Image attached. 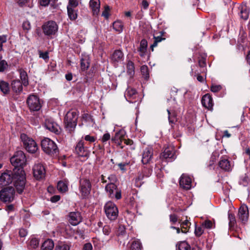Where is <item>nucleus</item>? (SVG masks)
<instances>
[{
  "instance_id": "1",
  "label": "nucleus",
  "mask_w": 250,
  "mask_h": 250,
  "mask_svg": "<svg viewBox=\"0 0 250 250\" xmlns=\"http://www.w3.org/2000/svg\"><path fill=\"white\" fill-rule=\"evenodd\" d=\"M25 174L22 168L6 170L0 176V188L13 183L18 193L23 191L25 185Z\"/></svg>"
},
{
  "instance_id": "2",
  "label": "nucleus",
  "mask_w": 250,
  "mask_h": 250,
  "mask_svg": "<svg viewBox=\"0 0 250 250\" xmlns=\"http://www.w3.org/2000/svg\"><path fill=\"white\" fill-rule=\"evenodd\" d=\"M20 138L23 147L28 152L34 153L37 151V144L32 138L25 133H21Z\"/></svg>"
},
{
  "instance_id": "3",
  "label": "nucleus",
  "mask_w": 250,
  "mask_h": 250,
  "mask_svg": "<svg viewBox=\"0 0 250 250\" xmlns=\"http://www.w3.org/2000/svg\"><path fill=\"white\" fill-rule=\"evenodd\" d=\"M41 147L42 150L49 155H53L59 152L55 143L48 138H45L42 141Z\"/></svg>"
},
{
  "instance_id": "4",
  "label": "nucleus",
  "mask_w": 250,
  "mask_h": 250,
  "mask_svg": "<svg viewBox=\"0 0 250 250\" xmlns=\"http://www.w3.org/2000/svg\"><path fill=\"white\" fill-rule=\"evenodd\" d=\"M75 152L79 157L83 158L85 159H87L89 157L90 151L88 149V147L85 146L83 138H82L76 143L75 147Z\"/></svg>"
},
{
  "instance_id": "5",
  "label": "nucleus",
  "mask_w": 250,
  "mask_h": 250,
  "mask_svg": "<svg viewBox=\"0 0 250 250\" xmlns=\"http://www.w3.org/2000/svg\"><path fill=\"white\" fill-rule=\"evenodd\" d=\"M42 28L45 36L52 38L58 32V26L55 21H50L45 22Z\"/></svg>"
},
{
  "instance_id": "6",
  "label": "nucleus",
  "mask_w": 250,
  "mask_h": 250,
  "mask_svg": "<svg viewBox=\"0 0 250 250\" xmlns=\"http://www.w3.org/2000/svg\"><path fill=\"white\" fill-rule=\"evenodd\" d=\"M11 164L15 167L14 168L20 167L23 169V166L26 162V157L23 151L21 150L15 152V154L10 159Z\"/></svg>"
},
{
  "instance_id": "7",
  "label": "nucleus",
  "mask_w": 250,
  "mask_h": 250,
  "mask_svg": "<svg viewBox=\"0 0 250 250\" xmlns=\"http://www.w3.org/2000/svg\"><path fill=\"white\" fill-rule=\"evenodd\" d=\"M91 188V183L89 179L85 178L80 179L79 190L83 198H86L90 194Z\"/></svg>"
},
{
  "instance_id": "8",
  "label": "nucleus",
  "mask_w": 250,
  "mask_h": 250,
  "mask_svg": "<svg viewBox=\"0 0 250 250\" xmlns=\"http://www.w3.org/2000/svg\"><path fill=\"white\" fill-rule=\"evenodd\" d=\"M104 209L107 217L110 220H115L118 215V209L116 205L112 202H107Z\"/></svg>"
},
{
  "instance_id": "9",
  "label": "nucleus",
  "mask_w": 250,
  "mask_h": 250,
  "mask_svg": "<svg viewBox=\"0 0 250 250\" xmlns=\"http://www.w3.org/2000/svg\"><path fill=\"white\" fill-rule=\"evenodd\" d=\"M15 191L12 187L3 188L0 191V199L3 202H11L14 198Z\"/></svg>"
},
{
  "instance_id": "10",
  "label": "nucleus",
  "mask_w": 250,
  "mask_h": 250,
  "mask_svg": "<svg viewBox=\"0 0 250 250\" xmlns=\"http://www.w3.org/2000/svg\"><path fill=\"white\" fill-rule=\"evenodd\" d=\"M175 153L176 150L173 146H168L161 153L160 158L167 162H171L176 158Z\"/></svg>"
},
{
  "instance_id": "11",
  "label": "nucleus",
  "mask_w": 250,
  "mask_h": 250,
  "mask_svg": "<svg viewBox=\"0 0 250 250\" xmlns=\"http://www.w3.org/2000/svg\"><path fill=\"white\" fill-rule=\"evenodd\" d=\"M26 103L31 111H39L42 107L39 97L35 95H30L28 97Z\"/></svg>"
},
{
  "instance_id": "12",
  "label": "nucleus",
  "mask_w": 250,
  "mask_h": 250,
  "mask_svg": "<svg viewBox=\"0 0 250 250\" xmlns=\"http://www.w3.org/2000/svg\"><path fill=\"white\" fill-rule=\"evenodd\" d=\"M105 190L108 192L110 197L115 198L118 200L121 198V191L117 188L115 184H108L105 187Z\"/></svg>"
},
{
  "instance_id": "13",
  "label": "nucleus",
  "mask_w": 250,
  "mask_h": 250,
  "mask_svg": "<svg viewBox=\"0 0 250 250\" xmlns=\"http://www.w3.org/2000/svg\"><path fill=\"white\" fill-rule=\"evenodd\" d=\"M33 172L34 177L37 180H41L44 178L46 173L44 167L40 163L36 164L34 166Z\"/></svg>"
},
{
  "instance_id": "14",
  "label": "nucleus",
  "mask_w": 250,
  "mask_h": 250,
  "mask_svg": "<svg viewBox=\"0 0 250 250\" xmlns=\"http://www.w3.org/2000/svg\"><path fill=\"white\" fill-rule=\"evenodd\" d=\"M179 185L185 190H189L192 187V179L186 174H183L180 178Z\"/></svg>"
},
{
  "instance_id": "15",
  "label": "nucleus",
  "mask_w": 250,
  "mask_h": 250,
  "mask_svg": "<svg viewBox=\"0 0 250 250\" xmlns=\"http://www.w3.org/2000/svg\"><path fill=\"white\" fill-rule=\"evenodd\" d=\"M238 220L242 223L245 224L249 218V210L248 207L245 205H242L238 210Z\"/></svg>"
},
{
  "instance_id": "16",
  "label": "nucleus",
  "mask_w": 250,
  "mask_h": 250,
  "mask_svg": "<svg viewBox=\"0 0 250 250\" xmlns=\"http://www.w3.org/2000/svg\"><path fill=\"white\" fill-rule=\"evenodd\" d=\"M153 154L152 148L150 147H146L143 151L142 154V162L143 164H147L151 161Z\"/></svg>"
},
{
  "instance_id": "17",
  "label": "nucleus",
  "mask_w": 250,
  "mask_h": 250,
  "mask_svg": "<svg viewBox=\"0 0 250 250\" xmlns=\"http://www.w3.org/2000/svg\"><path fill=\"white\" fill-rule=\"evenodd\" d=\"M201 103L203 106L206 108L210 111L213 110V100L209 94H206L202 97Z\"/></svg>"
},
{
  "instance_id": "18",
  "label": "nucleus",
  "mask_w": 250,
  "mask_h": 250,
  "mask_svg": "<svg viewBox=\"0 0 250 250\" xmlns=\"http://www.w3.org/2000/svg\"><path fill=\"white\" fill-rule=\"evenodd\" d=\"M68 221L72 225H77L82 221V217L79 211L70 212Z\"/></svg>"
},
{
  "instance_id": "19",
  "label": "nucleus",
  "mask_w": 250,
  "mask_h": 250,
  "mask_svg": "<svg viewBox=\"0 0 250 250\" xmlns=\"http://www.w3.org/2000/svg\"><path fill=\"white\" fill-rule=\"evenodd\" d=\"M125 96L128 101L133 103L135 101L133 100H135L137 98V93L135 89L128 87L125 92Z\"/></svg>"
},
{
  "instance_id": "20",
  "label": "nucleus",
  "mask_w": 250,
  "mask_h": 250,
  "mask_svg": "<svg viewBox=\"0 0 250 250\" xmlns=\"http://www.w3.org/2000/svg\"><path fill=\"white\" fill-rule=\"evenodd\" d=\"M123 140L124 141L125 144L127 145L131 146L133 144V142L132 140L129 139H124V136L120 135L119 133H116L115 136L112 137L111 139V141L113 142L117 143L119 144V145H120V142H122Z\"/></svg>"
},
{
  "instance_id": "21",
  "label": "nucleus",
  "mask_w": 250,
  "mask_h": 250,
  "mask_svg": "<svg viewBox=\"0 0 250 250\" xmlns=\"http://www.w3.org/2000/svg\"><path fill=\"white\" fill-rule=\"evenodd\" d=\"M78 115V111L70 110L66 113L64 117V122H76L77 123Z\"/></svg>"
},
{
  "instance_id": "22",
  "label": "nucleus",
  "mask_w": 250,
  "mask_h": 250,
  "mask_svg": "<svg viewBox=\"0 0 250 250\" xmlns=\"http://www.w3.org/2000/svg\"><path fill=\"white\" fill-rule=\"evenodd\" d=\"M110 59L114 62H120L124 60V55L121 50H116L111 55Z\"/></svg>"
},
{
  "instance_id": "23",
  "label": "nucleus",
  "mask_w": 250,
  "mask_h": 250,
  "mask_svg": "<svg viewBox=\"0 0 250 250\" xmlns=\"http://www.w3.org/2000/svg\"><path fill=\"white\" fill-rule=\"evenodd\" d=\"M22 84L20 80H13L11 83L12 90L17 94H19L22 91Z\"/></svg>"
},
{
  "instance_id": "24",
  "label": "nucleus",
  "mask_w": 250,
  "mask_h": 250,
  "mask_svg": "<svg viewBox=\"0 0 250 250\" xmlns=\"http://www.w3.org/2000/svg\"><path fill=\"white\" fill-rule=\"evenodd\" d=\"M206 63H196L193 65L192 72L195 74H200L201 73H206L207 71Z\"/></svg>"
},
{
  "instance_id": "25",
  "label": "nucleus",
  "mask_w": 250,
  "mask_h": 250,
  "mask_svg": "<svg viewBox=\"0 0 250 250\" xmlns=\"http://www.w3.org/2000/svg\"><path fill=\"white\" fill-rule=\"evenodd\" d=\"M218 165L219 167L225 171L229 172L232 169L230 161L223 157L221 158Z\"/></svg>"
},
{
  "instance_id": "26",
  "label": "nucleus",
  "mask_w": 250,
  "mask_h": 250,
  "mask_svg": "<svg viewBox=\"0 0 250 250\" xmlns=\"http://www.w3.org/2000/svg\"><path fill=\"white\" fill-rule=\"evenodd\" d=\"M239 15L240 18L244 20H247L250 13L248 7L246 5H242L239 7Z\"/></svg>"
},
{
  "instance_id": "27",
  "label": "nucleus",
  "mask_w": 250,
  "mask_h": 250,
  "mask_svg": "<svg viewBox=\"0 0 250 250\" xmlns=\"http://www.w3.org/2000/svg\"><path fill=\"white\" fill-rule=\"evenodd\" d=\"M46 128L50 131L54 132L57 134H59L60 128L57 124L50 121H46L45 123Z\"/></svg>"
},
{
  "instance_id": "28",
  "label": "nucleus",
  "mask_w": 250,
  "mask_h": 250,
  "mask_svg": "<svg viewBox=\"0 0 250 250\" xmlns=\"http://www.w3.org/2000/svg\"><path fill=\"white\" fill-rule=\"evenodd\" d=\"M90 7L92 9L94 15H97L100 11V0H90L89 2Z\"/></svg>"
},
{
  "instance_id": "29",
  "label": "nucleus",
  "mask_w": 250,
  "mask_h": 250,
  "mask_svg": "<svg viewBox=\"0 0 250 250\" xmlns=\"http://www.w3.org/2000/svg\"><path fill=\"white\" fill-rule=\"evenodd\" d=\"M65 131L70 134H72L75 130L77 123L76 122H64Z\"/></svg>"
},
{
  "instance_id": "30",
  "label": "nucleus",
  "mask_w": 250,
  "mask_h": 250,
  "mask_svg": "<svg viewBox=\"0 0 250 250\" xmlns=\"http://www.w3.org/2000/svg\"><path fill=\"white\" fill-rule=\"evenodd\" d=\"M0 90L5 95L9 94L10 86L9 83L3 80H0Z\"/></svg>"
},
{
  "instance_id": "31",
  "label": "nucleus",
  "mask_w": 250,
  "mask_h": 250,
  "mask_svg": "<svg viewBox=\"0 0 250 250\" xmlns=\"http://www.w3.org/2000/svg\"><path fill=\"white\" fill-rule=\"evenodd\" d=\"M179 224H180L181 232L184 233H187L189 230L191 223L187 219L184 221H182V220H179Z\"/></svg>"
},
{
  "instance_id": "32",
  "label": "nucleus",
  "mask_w": 250,
  "mask_h": 250,
  "mask_svg": "<svg viewBox=\"0 0 250 250\" xmlns=\"http://www.w3.org/2000/svg\"><path fill=\"white\" fill-rule=\"evenodd\" d=\"M54 247L53 241L50 239L45 240L42 245V250H52Z\"/></svg>"
},
{
  "instance_id": "33",
  "label": "nucleus",
  "mask_w": 250,
  "mask_h": 250,
  "mask_svg": "<svg viewBox=\"0 0 250 250\" xmlns=\"http://www.w3.org/2000/svg\"><path fill=\"white\" fill-rule=\"evenodd\" d=\"M143 248L140 241L138 239H134L131 243L129 250H142Z\"/></svg>"
},
{
  "instance_id": "34",
  "label": "nucleus",
  "mask_w": 250,
  "mask_h": 250,
  "mask_svg": "<svg viewBox=\"0 0 250 250\" xmlns=\"http://www.w3.org/2000/svg\"><path fill=\"white\" fill-rule=\"evenodd\" d=\"M114 30L118 33H121L124 29V24L122 21L117 20L113 23Z\"/></svg>"
},
{
  "instance_id": "35",
  "label": "nucleus",
  "mask_w": 250,
  "mask_h": 250,
  "mask_svg": "<svg viewBox=\"0 0 250 250\" xmlns=\"http://www.w3.org/2000/svg\"><path fill=\"white\" fill-rule=\"evenodd\" d=\"M58 189L61 192H65L68 190V182L66 181H60L58 183Z\"/></svg>"
},
{
  "instance_id": "36",
  "label": "nucleus",
  "mask_w": 250,
  "mask_h": 250,
  "mask_svg": "<svg viewBox=\"0 0 250 250\" xmlns=\"http://www.w3.org/2000/svg\"><path fill=\"white\" fill-rule=\"evenodd\" d=\"M71 245L65 242H59L55 247V250H70Z\"/></svg>"
},
{
  "instance_id": "37",
  "label": "nucleus",
  "mask_w": 250,
  "mask_h": 250,
  "mask_svg": "<svg viewBox=\"0 0 250 250\" xmlns=\"http://www.w3.org/2000/svg\"><path fill=\"white\" fill-rule=\"evenodd\" d=\"M228 218L229 220V227L230 229H234L236 224V220L235 215L231 212H228Z\"/></svg>"
},
{
  "instance_id": "38",
  "label": "nucleus",
  "mask_w": 250,
  "mask_h": 250,
  "mask_svg": "<svg viewBox=\"0 0 250 250\" xmlns=\"http://www.w3.org/2000/svg\"><path fill=\"white\" fill-rule=\"evenodd\" d=\"M141 72L143 77L145 80H148L149 78V69L147 65H144L141 67Z\"/></svg>"
},
{
  "instance_id": "39",
  "label": "nucleus",
  "mask_w": 250,
  "mask_h": 250,
  "mask_svg": "<svg viewBox=\"0 0 250 250\" xmlns=\"http://www.w3.org/2000/svg\"><path fill=\"white\" fill-rule=\"evenodd\" d=\"M20 78L22 81V83L24 86H26L28 84V77L26 72L22 70H20Z\"/></svg>"
},
{
  "instance_id": "40",
  "label": "nucleus",
  "mask_w": 250,
  "mask_h": 250,
  "mask_svg": "<svg viewBox=\"0 0 250 250\" xmlns=\"http://www.w3.org/2000/svg\"><path fill=\"white\" fill-rule=\"evenodd\" d=\"M167 111L168 114V121L169 124L172 126L173 124H175L177 122L176 115L175 112H170V110L167 109Z\"/></svg>"
},
{
  "instance_id": "41",
  "label": "nucleus",
  "mask_w": 250,
  "mask_h": 250,
  "mask_svg": "<svg viewBox=\"0 0 250 250\" xmlns=\"http://www.w3.org/2000/svg\"><path fill=\"white\" fill-rule=\"evenodd\" d=\"M67 14L69 19L71 21L75 20L78 17L77 10L76 9H67Z\"/></svg>"
},
{
  "instance_id": "42",
  "label": "nucleus",
  "mask_w": 250,
  "mask_h": 250,
  "mask_svg": "<svg viewBox=\"0 0 250 250\" xmlns=\"http://www.w3.org/2000/svg\"><path fill=\"white\" fill-rule=\"evenodd\" d=\"M127 73L130 78H132L135 74L134 63H127Z\"/></svg>"
},
{
  "instance_id": "43",
  "label": "nucleus",
  "mask_w": 250,
  "mask_h": 250,
  "mask_svg": "<svg viewBox=\"0 0 250 250\" xmlns=\"http://www.w3.org/2000/svg\"><path fill=\"white\" fill-rule=\"evenodd\" d=\"M57 0H39V4L42 6H46L50 4L51 6H53Z\"/></svg>"
},
{
  "instance_id": "44",
  "label": "nucleus",
  "mask_w": 250,
  "mask_h": 250,
  "mask_svg": "<svg viewBox=\"0 0 250 250\" xmlns=\"http://www.w3.org/2000/svg\"><path fill=\"white\" fill-rule=\"evenodd\" d=\"M147 42L146 40L143 39L141 41L139 51L142 53H144L147 48Z\"/></svg>"
},
{
  "instance_id": "45",
  "label": "nucleus",
  "mask_w": 250,
  "mask_h": 250,
  "mask_svg": "<svg viewBox=\"0 0 250 250\" xmlns=\"http://www.w3.org/2000/svg\"><path fill=\"white\" fill-rule=\"evenodd\" d=\"M78 1L77 0H69L67 9H75L78 5Z\"/></svg>"
},
{
  "instance_id": "46",
  "label": "nucleus",
  "mask_w": 250,
  "mask_h": 250,
  "mask_svg": "<svg viewBox=\"0 0 250 250\" xmlns=\"http://www.w3.org/2000/svg\"><path fill=\"white\" fill-rule=\"evenodd\" d=\"M178 250H191L190 245L187 242H181L178 246Z\"/></svg>"
},
{
  "instance_id": "47",
  "label": "nucleus",
  "mask_w": 250,
  "mask_h": 250,
  "mask_svg": "<svg viewBox=\"0 0 250 250\" xmlns=\"http://www.w3.org/2000/svg\"><path fill=\"white\" fill-rule=\"evenodd\" d=\"M218 157V155H215V154H212L211 156V157L210 158V160H209V164H208V167L211 169V168H214V164L216 162L217 159V158Z\"/></svg>"
},
{
  "instance_id": "48",
  "label": "nucleus",
  "mask_w": 250,
  "mask_h": 250,
  "mask_svg": "<svg viewBox=\"0 0 250 250\" xmlns=\"http://www.w3.org/2000/svg\"><path fill=\"white\" fill-rule=\"evenodd\" d=\"M204 232L203 226H195L194 233L197 237H200Z\"/></svg>"
},
{
  "instance_id": "49",
  "label": "nucleus",
  "mask_w": 250,
  "mask_h": 250,
  "mask_svg": "<svg viewBox=\"0 0 250 250\" xmlns=\"http://www.w3.org/2000/svg\"><path fill=\"white\" fill-rule=\"evenodd\" d=\"M154 41L153 44L151 45L150 47L152 51H153V48L157 46L158 42H161L162 40H165V38H163L161 36L154 37Z\"/></svg>"
},
{
  "instance_id": "50",
  "label": "nucleus",
  "mask_w": 250,
  "mask_h": 250,
  "mask_svg": "<svg viewBox=\"0 0 250 250\" xmlns=\"http://www.w3.org/2000/svg\"><path fill=\"white\" fill-rule=\"evenodd\" d=\"M39 241L36 238H32L30 241V246L33 249H36L39 246Z\"/></svg>"
},
{
  "instance_id": "51",
  "label": "nucleus",
  "mask_w": 250,
  "mask_h": 250,
  "mask_svg": "<svg viewBox=\"0 0 250 250\" xmlns=\"http://www.w3.org/2000/svg\"><path fill=\"white\" fill-rule=\"evenodd\" d=\"M83 138V140L89 142V143H94L96 140V137L95 136H91L90 135H86Z\"/></svg>"
},
{
  "instance_id": "52",
  "label": "nucleus",
  "mask_w": 250,
  "mask_h": 250,
  "mask_svg": "<svg viewBox=\"0 0 250 250\" xmlns=\"http://www.w3.org/2000/svg\"><path fill=\"white\" fill-rule=\"evenodd\" d=\"M223 87L221 85L212 84L210 87V90L214 93L221 91Z\"/></svg>"
},
{
  "instance_id": "53",
  "label": "nucleus",
  "mask_w": 250,
  "mask_h": 250,
  "mask_svg": "<svg viewBox=\"0 0 250 250\" xmlns=\"http://www.w3.org/2000/svg\"><path fill=\"white\" fill-rule=\"evenodd\" d=\"M207 55L205 53H200L198 54V62H206L207 61Z\"/></svg>"
},
{
  "instance_id": "54",
  "label": "nucleus",
  "mask_w": 250,
  "mask_h": 250,
  "mask_svg": "<svg viewBox=\"0 0 250 250\" xmlns=\"http://www.w3.org/2000/svg\"><path fill=\"white\" fill-rule=\"evenodd\" d=\"M202 226L206 229H210L212 227L213 223L210 220H206L203 223Z\"/></svg>"
},
{
  "instance_id": "55",
  "label": "nucleus",
  "mask_w": 250,
  "mask_h": 250,
  "mask_svg": "<svg viewBox=\"0 0 250 250\" xmlns=\"http://www.w3.org/2000/svg\"><path fill=\"white\" fill-rule=\"evenodd\" d=\"M145 177L144 175L142 173V174H140L138 175V176L135 179V185L136 187H139L141 185V181H142L144 177Z\"/></svg>"
},
{
  "instance_id": "56",
  "label": "nucleus",
  "mask_w": 250,
  "mask_h": 250,
  "mask_svg": "<svg viewBox=\"0 0 250 250\" xmlns=\"http://www.w3.org/2000/svg\"><path fill=\"white\" fill-rule=\"evenodd\" d=\"M169 220H170V223L172 224V225H174L176 224V223L177 222H179V220L178 219V216L176 214H171L169 215Z\"/></svg>"
},
{
  "instance_id": "57",
  "label": "nucleus",
  "mask_w": 250,
  "mask_h": 250,
  "mask_svg": "<svg viewBox=\"0 0 250 250\" xmlns=\"http://www.w3.org/2000/svg\"><path fill=\"white\" fill-rule=\"evenodd\" d=\"M125 232V228L124 225H120L119 226L117 233L118 235H123Z\"/></svg>"
},
{
  "instance_id": "58",
  "label": "nucleus",
  "mask_w": 250,
  "mask_h": 250,
  "mask_svg": "<svg viewBox=\"0 0 250 250\" xmlns=\"http://www.w3.org/2000/svg\"><path fill=\"white\" fill-rule=\"evenodd\" d=\"M152 172V169L146 167H144L142 171V173L144 175L145 177H149L151 174Z\"/></svg>"
},
{
  "instance_id": "59",
  "label": "nucleus",
  "mask_w": 250,
  "mask_h": 250,
  "mask_svg": "<svg viewBox=\"0 0 250 250\" xmlns=\"http://www.w3.org/2000/svg\"><path fill=\"white\" fill-rule=\"evenodd\" d=\"M7 36L6 35L0 36V50H2L3 43L6 42Z\"/></svg>"
},
{
  "instance_id": "60",
  "label": "nucleus",
  "mask_w": 250,
  "mask_h": 250,
  "mask_svg": "<svg viewBox=\"0 0 250 250\" xmlns=\"http://www.w3.org/2000/svg\"><path fill=\"white\" fill-rule=\"evenodd\" d=\"M39 54L40 58L44 59L45 61H47L48 59V53L47 52H43L41 51H39Z\"/></svg>"
},
{
  "instance_id": "61",
  "label": "nucleus",
  "mask_w": 250,
  "mask_h": 250,
  "mask_svg": "<svg viewBox=\"0 0 250 250\" xmlns=\"http://www.w3.org/2000/svg\"><path fill=\"white\" fill-rule=\"evenodd\" d=\"M110 139V135L109 133H106L104 134L101 140L103 144H105L107 141Z\"/></svg>"
},
{
  "instance_id": "62",
  "label": "nucleus",
  "mask_w": 250,
  "mask_h": 250,
  "mask_svg": "<svg viewBox=\"0 0 250 250\" xmlns=\"http://www.w3.org/2000/svg\"><path fill=\"white\" fill-rule=\"evenodd\" d=\"M107 179L110 182L109 184H115V183L117 181L116 176L114 174H111L108 177Z\"/></svg>"
},
{
  "instance_id": "63",
  "label": "nucleus",
  "mask_w": 250,
  "mask_h": 250,
  "mask_svg": "<svg viewBox=\"0 0 250 250\" xmlns=\"http://www.w3.org/2000/svg\"><path fill=\"white\" fill-rule=\"evenodd\" d=\"M109 7L108 6H106L104 7V11L102 13V16H104L106 19H107L109 17Z\"/></svg>"
},
{
  "instance_id": "64",
  "label": "nucleus",
  "mask_w": 250,
  "mask_h": 250,
  "mask_svg": "<svg viewBox=\"0 0 250 250\" xmlns=\"http://www.w3.org/2000/svg\"><path fill=\"white\" fill-rule=\"evenodd\" d=\"M8 63H0V72L6 71L8 68Z\"/></svg>"
}]
</instances>
